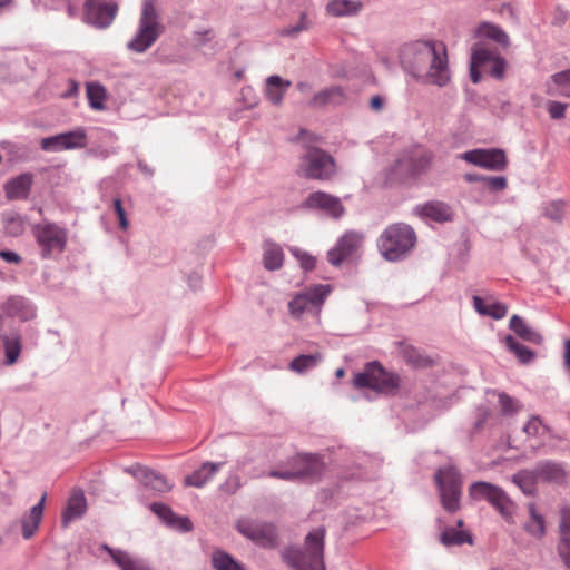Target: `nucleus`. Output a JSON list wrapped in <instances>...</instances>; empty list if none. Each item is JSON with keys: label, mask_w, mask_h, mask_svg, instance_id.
I'll list each match as a JSON object with an SVG mask.
<instances>
[{"label": "nucleus", "mask_w": 570, "mask_h": 570, "mask_svg": "<svg viewBox=\"0 0 570 570\" xmlns=\"http://www.w3.org/2000/svg\"><path fill=\"white\" fill-rule=\"evenodd\" d=\"M400 347H401V353H402L403 358L409 364H412L415 366H419L422 364V356L414 346L407 345V344H401Z\"/></svg>", "instance_id": "nucleus-52"}, {"label": "nucleus", "mask_w": 570, "mask_h": 570, "mask_svg": "<svg viewBox=\"0 0 570 570\" xmlns=\"http://www.w3.org/2000/svg\"><path fill=\"white\" fill-rule=\"evenodd\" d=\"M443 509L455 513L461 508L463 480L459 470L453 465L439 468L434 475Z\"/></svg>", "instance_id": "nucleus-10"}, {"label": "nucleus", "mask_w": 570, "mask_h": 570, "mask_svg": "<svg viewBox=\"0 0 570 570\" xmlns=\"http://www.w3.org/2000/svg\"><path fill=\"white\" fill-rule=\"evenodd\" d=\"M212 31L205 30L204 32L197 31L195 32V41L198 46H204L207 41L212 39Z\"/></svg>", "instance_id": "nucleus-63"}, {"label": "nucleus", "mask_w": 570, "mask_h": 570, "mask_svg": "<svg viewBox=\"0 0 570 570\" xmlns=\"http://www.w3.org/2000/svg\"><path fill=\"white\" fill-rule=\"evenodd\" d=\"M87 510V501L82 491H75L68 500L67 508L62 513V525L67 527L69 522L81 518Z\"/></svg>", "instance_id": "nucleus-27"}, {"label": "nucleus", "mask_w": 570, "mask_h": 570, "mask_svg": "<svg viewBox=\"0 0 570 570\" xmlns=\"http://www.w3.org/2000/svg\"><path fill=\"white\" fill-rule=\"evenodd\" d=\"M102 549L106 550L111 557L112 561L121 569V570H148L147 567L141 564L140 562L134 560L128 552L112 549L107 544L102 546Z\"/></svg>", "instance_id": "nucleus-35"}, {"label": "nucleus", "mask_w": 570, "mask_h": 570, "mask_svg": "<svg viewBox=\"0 0 570 570\" xmlns=\"http://www.w3.org/2000/svg\"><path fill=\"white\" fill-rule=\"evenodd\" d=\"M458 158L488 170H504L508 165L502 149H473L460 154Z\"/></svg>", "instance_id": "nucleus-14"}, {"label": "nucleus", "mask_w": 570, "mask_h": 570, "mask_svg": "<svg viewBox=\"0 0 570 570\" xmlns=\"http://www.w3.org/2000/svg\"><path fill=\"white\" fill-rule=\"evenodd\" d=\"M478 36L480 38L493 40L494 42L503 47L509 46V36L507 35V32L499 26L490 22H482L479 26Z\"/></svg>", "instance_id": "nucleus-40"}, {"label": "nucleus", "mask_w": 570, "mask_h": 570, "mask_svg": "<svg viewBox=\"0 0 570 570\" xmlns=\"http://www.w3.org/2000/svg\"><path fill=\"white\" fill-rule=\"evenodd\" d=\"M237 530L258 546L272 548L277 543L276 528L272 523L239 521Z\"/></svg>", "instance_id": "nucleus-17"}, {"label": "nucleus", "mask_w": 570, "mask_h": 570, "mask_svg": "<svg viewBox=\"0 0 570 570\" xmlns=\"http://www.w3.org/2000/svg\"><path fill=\"white\" fill-rule=\"evenodd\" d=\"M149 508L167 527L179 532H189L193 530L190 519L188 517L177 515L169 505L154 502Z\"/></svg>", "instance_id": "nucleus-20"}, {"label": "nucleus", "mask_w": 570, "mask_h": 570, "mask_svg": "<svg viewBox=\"0 0 570 570\" xmlns=\"http://www.w3.org/2000/svg\"><path fill=\"white\" fill-rule=\"evenodd\" d=\"M364 235L360 232L348 230L338 238L335 246L327 253L328 262L334 266L352 259L362 247Z\"/></svg>", "instance_id": "nucleus-13"}, {"label": "nucleus", "mask_w": 570, "mask_h": 570, "mask_svg": "<svg viewBox=\"0 0 570 570\" xmlns=\"http://www.w3.org/2000/svg\"><path fill=\"white\" fill-rule=\"evenodd\" d=\"M3 347H4V364L13 365L19 360V356L22 351V340L19 334L6 335L2 337Z\"/></svg>", "instance_id": "nucleus-38"}, {"label": "nucleus", "mask_w": 570, "mask_h": 570, "mask_svg": "<svg viewBox=\"0 0 570 570\" xmlns=\"http://www.w3.org/2000/svg\"><path fill=\"white\" fill-rule=\"evenodd\" d=\"M86 94L88 97L89 106L92 109L102 110L105 108L107 91L102 85L99 82H88L86 86Z\"/></svg>", "instance_id": "nucleus-42"}, {"label": "nucleus", "mask_w": 570, "mask_h": 570, "mask_svg": "<svg viewBox=\"0 0 570 570\" xmlns=\"http://www.w3.org/2000/svg\"><path fill=\"white\" fill-rule=\"evenodd\" d=\"M434 155L422 146L403 149L390 168L393 179L403 181L424 174L431 166Z\"/></svg>", "instance_id": "nucleus-7"}, {"label": "nucleus", "mask_w": 570, "mask_h": 570, "mask_svg": "<svg viewBox=\"0 0 570 570\" xmlns=\"http://www.w3.org/2000/svg\"><path fill=\"white\" fill-rule=\"evenodd\" d=\"M557 553L563 566L570 570V537H559Z\"/></svg>", "instance_id": "nucleus-50"}, {"label": "nucleus", "mask_w": 570, "mask_h": 570, "mask_svg": "<svg viewBox=\"0 0 570 570\" xmlns=\"http://www.w3.org/2000/svg\"><path fill=\"white\" fill-rule=\"evenodd\" d=\"M508 180L503 176H485L482 188L490 191H502L507 188Z\"/></svg>", "instance_id": "nucleus-51"}, {"label": "nucleus", "mask_w": 570, "mask_h": 570, "mask_svg": "<svg viewBox=\"0 0 570 570\" xmlns=\"http://www.w3.org/2000/svg\"><path fill=\"white\" fill-rule=\"evenodd\" d=\"M32 234L43 259L57 257L66 249L68 232L55 223L37 224L32 227Z\"/></svg>", "instance_id": "nucleus-12"}, {"label": "nucleus", "mask_w": 570, "mask_h": 570, "mask_svg": "<svg viewBox=\"0 0 570 570\" xmlns=\"http://www.w3.org/2000/svg\"><path fill=\"white\" fill-rule=\"evenodd\" d=\"M469 495L476 501L485 500L505 521H512L515 504L502 488L490 482L476 481L469 487Z\"/></svg>", "instance_id": "nucleus-11"}, {"label": "nucleus", "mask_w": 570, "mask_h": 570, "mask_svg": "<svg viewBox=\"0 0 570 570\" xmlns=\"http://www.w3.org/2000/svg\"><path fill=\"white\" fill-rule=\"evenodd\" d=\"M568 207L569 202L567 199L558 198L542 203L540 210L544 218L561 225L566 219Z\"/></svg>", "instance_id": "nucleus-24"}, {"label": "nucleus", "mask_w": 570, "mask_h": 570, "mask_svg": "<svg viewBox=\"0 0 570 570\" xmlns=\"http://www.w3.org/2000/svg\"><path fill=\"white\" fill-rule=\"evenodd\" d=\"M559 537H570V507L560 509V520L558 525Z\"/></svg>", "instance_id": "nucleus-54"}, {"label": "nucleus", "mask_w": 570, "mask_h": 570, "mask_svg": "<svg viewBox=\"0 0 570 570\" xmlns=\"http://www.w3.org/2000/svg\"><path fill=\"white\" fill-rule=\"evenodd\" d=\"M320 360V354H301L289 363V368L302 374L307 370L315 367Z\"/></svg>", "instance_id": "nucleus-46"}, {"label": "nucleus", "mask_w": 570, "mask_h": 570, "mask_svg": "<svg viewBox=\"0 0 570 570\" xmlns=\"http://www.w3.org/2000/svg\"><path fill=\"white\" fill-rule=\"evenodd\" d=\"M287 470H271L267 475L286 481H318L324 471L325 463L320 454L298 453L287 461Z\"/></svg>", "instance_id": "nucleus-5"}, {"label": "nucleus", "mask_w": 570, "mask_h": 570, "mask_svg": "<svg viewBox=\"0 0 570 570\" xmlns=\"http://www.w3.org/2000/svg\"><path fill=\"white\" fill-rule=\"evenodd\" d=\"M539 481L561 483L566 472L561 463L554 461H541L534 466Z\"/></svg>", "instance_id": "nucleus-25"}, {"label": "nucleus", "mask_w": 570, "mask_h": 570, "mask_svg": "<svg viewBox=\"0 0 570 570\" xmlns=\"http://www.w3.org/2000/svg\"><path fill=\"white\" fill-rule=\"evenodd\" d=\"M127 473L132 474L140 481L141 485L156 493H166L171 490L173 484L160 473L148 468L136 465L126 468Z\"/></svg>", "instance_id": "nucleus-18"}, {"label": "nucleus", "mask_w": 570, "mask_h": 570, "mask_svg": "<svg viewBox=\"0 0 570 570\" xmlns=\"http://www.w3.org/2000/svg\"><path fill=\"white\" fill-rule=\"evenodd\" d=\"M490 410L485 406H479L476 409V417H475V422H474V430L475 431H480L481 429H483V426L485 425V423L488 422L489 417H490Z\"/></svg>", "instance_id": "nucleus-58"}, {"label": "nucleus", "mask_w": 570, "mask_h": 570, "mask_svg": "<svg viewBox=\"0 0 570 570\" xmlns=\"http://www.w3.org/2000/svg\"><path fill=\"white\" fill-rule=\"evenodd\" d=\"M212 564L215 570H244L239 562H237L229 553L222 550L213 552Z\"/></svg>", "instance_id": "nucleus-45"}, {"label": "nucleus", "mask_w": 570, "mask_h": 570, "mask_svg": "<svg viewBox=\"0 0 570 570\" xmlns=\"http://www.w3.org/2000/svg\"><path fill=\"white\" fill-rule=\"evenodd\" d=\"M538 481L539 479L534 468L532 470H520L512 475V482L527 495H533L535 493Z\"/></svg>", "instance_id": "nucleus-34"}, {"label": "nucleus", "mask_w": 570, "mask_h": 570, "mask_svg": "<svg viewBox=\"0 0 570 570\" xmlns=\"http://www.w3.org/2000/svg\"><path fill=\"white\" fill-rule=\"evenodd\" d=\"M289 80H284L277 75L269 76L266 79V97L275 106L282 104L286 90L291 87Z\"/></svg>", "instance_id": "nucleus-30"}, {"label": "nucleus", "mask_w": 570, "mask_h": 570, "mask_svg": "<svg viewBox=\"0 0 570 570\" xmlns=\"http://www.w3.org/2000/svg\"><path fill=\"white\" fill-rule=\"evenodd\" d=\"M2 222L4 224V232L7 235L18 237L24 232V218L14 212H7L2 214Z\"/></svg>", "instance_id": "nucleus-43"}, {"label": "nucleus", "mask_w": 570, "mask_h": 570, "mask_svg": "<svg viewBox=\"0 0 570 570\" xmlns=\"http://www.w3.org/2000/svg\"><path fill=\"white\" fill-rule=\"evenodd\" d=\"M414 212L423 218L432 219L436 223H445L452 220L451 207L440 200L426 202L423 205H417Z\"/></svg>", "instance_id": "nucleus-21"}, {"label": "nucleus", "mask_w": 570, "mask_h": 570, "mask_svg": "<svg viewBox=\"0 0 570 570\" xmlns=\"http://www.w3.org/2000/svg\"><path fill=\"white\" fill-rule=\"evenodd\" d=\"M311 27V21L307 18L305 12L301 13L299 21L291 27H287L281 31L282 36L285 37H296L299 32L308 30Z\"/></svg>", "instance_id": "nucleus-49"}, {"label": "nucleus", "mask_w": 570, "mask_h": 570, "mask_svg": "<svg viewBox=\"0 0 570 570\" xmlns=\"http://www.w3.org/2000/svg\"><path fill=\"white\" fill-rule=\"evenodd\" d=\"M303 206L322 209L334 218H341L345 213V208L338 197L321 190L311 193L304 200Z\"/></svg>", "instance_id": "nucleus-19"}, {"label": "nucleus", "mask_w": 570, "mask_h": 570, "mask_svg": "<svg viewBox=\"0 0 570 570\" xmlns=\"http://www.w3.org/2000/svg\"><path fill=\"white\" fill-rule=\"evenodd\" d=\"M164 30L155 0H144L137 31L128 41L127 49L136 53L146 52L159 39Z\"/></svg>", "instance_id": "nucleus-3"}, {"label": "nucleus", "mask_w": 570, "mask_h": 570, "mask_svg": "<svg viewBox=\"0 0 570 570\" xmlns=\"http://www.w3.org/2000/svg\"><path fill=\"white\" fill-rule=\"evenodd\" d=\"M541 426V421L538 417H532L529 420V422L524 425L523 431L528 435H537L539 433V429Z\"/></svg>", "instance_id": "nucleus-61"}, {"label": "nucleus", "mask_w": 570, "mask_h": 570, "mask_svg": "<svg viewBox=\"0 0 570 570\" xmlns=\"http://www.w3.org/2000/svg\"><path fill=\"white\" fill-rule=\"evenodd\" d=\"M546 92L549 96H562L570 98V69L557 72L551 76L547 83Z\"/></svg>", "instance_id": "nucleus-33"}, {"label": "nucleus", "mask_w": 570, "mask_h": 570, "mask_svg": "<svg viewBox=\"0 0 570 570\" xmlns=\"http://www.w3.org/2000/svg\"><path fill=\"white\" fill-rule=\"evenodd\" d=\"M346 99L344 89L341 86H331L316 92L308 102L312 108H324L326 106H340Z\"/></svg>", "instance_id": "nucleus-23"}, {"label": "nucleus", "mask_w": 570, "mask_h": 570, "mask_svg": "<svg viewBox=\"0 0 570 570\" xmlns=\"http://www.w3.org/2000/svg\"><path fill=\"white\" fill-rule=\"evenodd\" d=\"M384 99L380 95H375L370 100V106L373 110L380 111L383 108Z\"/></svg>", "instance_id": "nucleus-64"}, {"label": "nucleus", "mask_w": 570, "mask_h": 570, "mask_svg": "<svg viewBox=\"0 0 570 570\" xmlns=\"http://www.w3.org/2000/svg\"><path fill=\"white\" fill-rule=\"evenodd\" d=\"M118 12L116 2H102L100 0H86L85 21L96 28L105 29L115 20Z\"/></svg>", "instance_id": "nucleus-15"}, {"label": "nucleus", "mask_w": 570, "mask_h": 570, "mask_svg": "<svg viewBox=\"0 0 570 570\" xmlns=\"http://www.w3.org/2000/svg\"><path fill=\"white\" fill-rule=\"evenodd\" d=\"M297 140L302 142L303 148L305 149V142L308 141L311 146H315V144H320L322 138L317 135H314L305 129H301L297 136Z\"/></svg>", "instance_id": "nucleus-60"}, {"label": "nucleus", "mask_w": 570, "mask_h": 570, "mask_svg": "<svg viewBox=\"0 0 570 570\" xmlns=\"http://www.w3.org/2000/svg\"><path fill=\"white\" fill-rule=\"evenodd\" d=\"M87 146V134L83 128L61 132L55 136L42 138L40 147L46 151H62L78 149Z\"/></svg>", "instance_id": "nucleus-16"}, {"label": "nucleus", "mask_w": 570, "mask_h": 570, "mask_svg": "<svg viewBox=\"0 0 570 570\" xmlns=\"http://www.w3.org/2000/svg\"><path fill=\"white\" fill-rule=\"evenodd\" d=\"M529 520L523 524L524 531L531 537L540 540L546 535V519L538 511L534 503L528 504Z\"/></svg>", "instance_id": "nucleus-29"}, {"label": "nucleus", "mask_w": 570, "mask_h": 570, "mask_svg": "<svg viewBox=\"0 0 570 570\" xmlns=\"http://www.w3.org/2000/svg\"><path fill=\"white\" fill-rule=\"evenodd\" d=\"M313 308L308 297L304 294H297L289 303L288 309L292 316L299 318L304 312Z\"/></svg>", "instance_id": "nucleus-48"}, {"label": "nucleus", "mask_w": 570, "mask_h": 570, "mask_svg": "<svg viewBox=\"0 0 570 570\" xmlns=\"http://www.w3.org/2000/svg\"><path fill=\"white\" fill-rule=\"evenodd\" d=\"M325 534L324 527L313 529L305 537L303 548L288 547L284 549V561L294 570H325Z\"/></svg>", "instance_id": "nucleus-2"}, {"label": "nucleus", "mask_w": 570, "mask_h": 570, "mask_svg": "<svg viewBox=\"0 0 570 570\" xmlns=\"http://www.w3.org/2000/svg\"><path fill=\"white\" fill-rule=\"evenodd\" d=\"M298 174L305 179L330 181L337 175V165L326 150L305 142V151L299 157Z\"/></svg>", "instance_id": "nucleus-6"}, {"label": "nucleus", "mask_w": 570, "mask_h": 570, "mask_svg": "<svg viewBox=\"0 0 570 570\" xmlns=\"http://www.w3.org/2000/svg\"><path fill=\"white\" fill-rule=\"evenodd\" d=\"M330 292V285L318 284L309 287L304 294L308 297L313 308H320Z\"/></svg>", "instance_id": "nucleus-47"}, {"label": "nucleus", "mask_w": 570, "mask_h": 570, "mask_svg": "<svg viewBox=\"0 0 570 570\" xmlns=\"http://www.w3.org/2000/svg\"><path fill=\"white\" fill-rule=\"evenodd\" d=\"M7 313L10 316L21 320H29L35 316L33 308L22 297H11L7 302Z\"/></svg>", "instance_id": "nucleus-41"}, {"label": "nucleus", "mask_w": 570, "mask_h": 570, "mask_svg": "<svg viewBox=\"0 0 570 570\" xmlns=\"http://www.w3.org/2000/svg\"><path fill=\"white\" fill-rule=\"evenodd\" d=\"M363 4L360 1L352 0H333L326 6V10L331 16H353L360 12Z\"/></svg>", "instance_id": "nucleus-39"}, {"label": "nucleus", "mask_w": 570, "mask_h": 570, "mask_svg": "<svg viewBox=\"0 0 570 570\" xmlns=\"http://www.w3.org/2000/svg\"><path fill=\"white\" fill-rule=\"evenodd\" d=\"M499 404L504 415H513L519 410L515 401L507 393L499 394Z\"/></svg>", "instance_id": "nucleus-56"}, {"label": "nucleus", "mask_w": 570, "mask_h": 570, "mask_svg": "<svg viewBox=\"0 0 570 570\" xmlns=\"http://www.w3.org/2000/svg\"><path fill=\"white\" fill-rule=\"evenodd\" d=\"M507 60L497 50L489 49L483 43H475L472 48L470 61V78L473 83H479L482 72L492 78L502 80L505 75Z\"/></svg>", "instance_id": "nucleus-9"}, {"label": "nucleus", "mask_w": 570, "mask_h": 570, "mask_svg": "<svg viewBox=\"0 0 570 570\" xmlns=\"http://www.w3.org/2000/svg\"><path fill=\"white\" fill-rule=\"evenodd\" d=\"M440 542L444 547L462 546L464 543L473 546L474 539L470 531L448 527L441 532Z\"/></svg>", "instance_id": "nucleus-32"}, {"label": "nucleus", "mask_w": 570, "mask_h": 570, "mask_svg": "<svg viewBox=\"0 0 570 570\" xmlns=\"http://www.w3.org/2000/svg\"><path fill=\"white\" fill-rule=\"evenodd\" d=\"M353 384L356 389L367 387L381 394L395 395L400 387V376L387 372L380 362L373 361L355 374Z\"/></svg>", "instance_id": "nucleus-8"}, {"label": "nucleus", "mask_w": 570, "mask_h": 570, "mask_svg": "<svg viewBox=\"0 0 570 570\" xmlns=\"http://www.w3.org/2000/svg\"><path fill=\"white\" fill-rule=\"evenodd\" d=\"M284 252L282 247L275 243L267 242L264 246L263 264L268 271H277L283 266Z\"/></svg>", "instance_id": "nucleus-37"}, {"label": "nucleus", "mask_w": 570, "mask_h": 570, "mask_svg": "<svg viewBox=\"0 0 570 570\" xmlns=\"http://www.w3.org/2000/svg\"><path fill=\"white\" fill-rule=\"evenodd\" d=\"M114 209L118 216V219H119V226L121 229H127L128 226H129V222L126 217V213H125V209L122 207V202L120 198H115L114 199Z\"/></svg>", "instance_id": "nucleus-59"}, {"label": "nucleus", "mask_w": 570, "mask_h": 570, "mask_svg": "<svg viewBox=\"0 0 570 570\" xmlns=\"http://www.w3.org/2000/svg\"><path fill=\"white\" fill-rule=\"evenodd\" d=\"M292 254L298 259L301 267L306 271H313L316 265V258L306 252H302L297 248L292 249Z\"/></svg>", "instance_id": "nucleus-55"}, {"label": "nucleus", "mask_w": 570, "mask_h": 570, "mask_svg": "<svg viewBox=\"0 0 570 570\" xmlns=\"http://www.w3.org/2000/svg\"><path fill=\"white\" fill-rule=\"evenodd\" d=\"M33 183V175L30 173L20 174L4 185L6 197L10 200L27 199Z\"/></svg>", "instance_id": "nucleus-22"}, {"label": "nucleus", "mask_w": 570, "mask_h": 570, "mask_svg": "<svg viewBox=\"0 0 570 570\" xmlns=\"http://www.w3.org/2000/svg\"><path fill=\"white\" fill-rule=\"evenodd\" d=\"M505 346L512 352L522 364H529L533 361L535 354L529 347L519 343L512 335H507L504 338Z\"/></svg>", "instance_id": "nucleus-44"}, {"label": "nucleus", "mask_w": 570, "mask_h": 570, "mask_svg": "<svg viewBox=\"0 0 570 570\" xmlns=\"http://www.w3.org/2000/svg\"><path fill=\"white\" fill-rule=\"evenodd\" d=\"M416 234L405 223H395L387 226L377 239L381 255L390 262L403 259L415 246Z\"/></svg>", "instance_id": "nucleus-4"}, {"label": "nucleus", "mask_w": 570, "mask_h": 570, "mask_svg": "<svg viewBox=\"0 0 570 570\" xmlns=\"http://www.w3.org/2000/svg\"><path fill=\"white\" fill-rule=\"evenodd\" d=\"M240 488V479L238 475H229L223 484L220 490L225 493L233 494Z\"/></svg>", "instance_id": "nucleus-57"}, {"label": "nucleus", "mask_w": 570, "mask_h": 570, "mask_svg": "<svg viewBox=\"0 0 570 570\" xmlns=\"http://www.w3.org/2000/svg\"><path fill=\"white\" fill-rule=\"evenodd\" d=\"M568 104L556 101V100H549L547 102V110L551 119L559 120L563 119L566 117V110H567Z\"/></svg>", "instance_id": "nucleus-53"}, {"label": "nucleus", "mask_w": 570, "mask_h": 570, "mask_svg": "<svg viewBox=\"0 0 570 570\" xmlns=\"http://www.w3.org/2000/svg\"><path fill=\"white\" fill-rule=\"evenodd\" d=\"M473 306L475 311L483 316H490L494 320L503 318L508 313V306L500 302H492L489 305L484 304V301L478 296H473Z\"/></svg>", "instance_id": "nucleus-36"}, {"label": "nucleus", "mask_w": 570, "mask_h": 570, "mask_svg": "<svg viewBox=\"0 0 570 570\" xmlns=\"http://www.w3.org/2000/svg\"><path fill=\"white\" fill-rule=\"evenodd\" d=\"M223 463L205 462L203 465L194 471L190 475H187L185 483L188 487L202 488L204 487L220 469Z\"/></svg>", "instance_id": "nucleus-31"}, {"label": "nucleus", "mask_w": 570, "mask_h": 570, "mask_svg": "<svg viewBox=\"0 0 570 570\" xmlns=\"http://www.w3.org/2000/svg\"><path fill=\"white\" fill-rule=\"evenodd\" d=\"M509 327L513 331L521 340L531 344L540 345L543 343V336L529 326L524 320L519 315H513L510 318Z\"/></svg>", "instance_id": "nucleus-28"}, {"label": "nucleus", "mask_w": 570, "mask_h": 570, "mask_svg": "<svg viewBox=\"0 0 570 570\" xmlns=\"http://www.w3.org/2000/svg\"><path fill=\"white\" fill-rule=\"evenodd\" d=\"M46 497L47 494L43 493L39 502L22 518V535L24 539H30L38 530L43 513Z\"/></svg>", "instance_id": "nucleus-26"}, {"label": "nucleus", "mask_w": 570, "mask_h": 570, "mask_svg": "<svg viewBox=\"0 0 570 570\" xmlns=\"http://www.w3.org/2000/svg\"><path fill=\"white\" fill-rule=\"evenodd\" d=\"M399 62L416 81L444 87L450 82L446 46L441 41L414 40L399 48Z\"/></svg>", "instance_id": "nucleus-1"}, {"label": "nucleus", "mask_w": 570, "mask_h": 570, "mask_svg": "<svg viewBox=\"0 0 570 570\" xmlns=\"http://www.w3.org/2000/svg\"><path fill=\"white\" fill-rule=\"evenodd\" d=\"M0 257L7 263L20 264L22 262V257L12 250H0Z\"/></svg>", "instance_id": "nucleus-62"}]
</instances>
